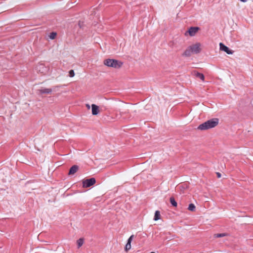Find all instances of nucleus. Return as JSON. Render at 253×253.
I'll return each instance as SVG.
<instances>
[{
	"instance_id": "3",
	"label": "nucleus",
	"mask_w": 253,
	"mask_h": 253,
	"mask_svg": "<svg viewBox=\"0 0 253 253\" xmlns=\"http://www.w3.org/2000/svg\"><path fill=\"white\" fill-rule=\"evenodd\" d=\"M104 64L109 67L118 69L122 66L123 63L117 60L107 59L104 61Z\"/></svg>"
},
{
	"instance_id": "1",
	"label": "nucleus",
	"mask_w": 253,
	"mask_h": 253,
	"mask_svg": "<svg viewBox=\"0 0 253 253\" xmlns=\"http://www.w3.org/2000/svg\"><path fill=\"white\" fill-rule=\"evenodd\" d=\"M202 51V44L200 42H196L187 47L182 54L183 57H189L192 54H198Z\"/></svg>"
},
{
	"instance_id": "23",
	"label": "nucleus",
	"mask_w": 253,
	"mask_h": 253,
	"mask_svg": "<svg viewBox=\"0 0 253 253\" xmlns=\"http://www.w3.org/2000/svg\"><path fill=\"white\" fill-rule=\"evenodd\" d=\"M127 113L126 112H120V115H123L124 114H125V113Z\"/></svg>"
},
{
	"instance_id": "24",
	"label": "nucleus",
	"mask_w": 253,
	"mask_h": 253,
	"mask_svg": "<svg viewBox=\"0 0 253 253\" xmlns=\"http://www.w3.org/2000/svg\"><path fill=\"white\" fill-rule=\"evenodd\" d=\"M240 1H242V2H245L247 1V0H240Z\"/></svg>"
},
{
	"instance_id": "2",
	"label": "nucleus",
	"mask_w": 253,
	"mask_h": 253,
	"mask_svg": "<svg viewBox=\"0 0 253 253\" xmlns=\"http://www.w3.org/2000/svg\"><path fill=\"white\" fill-rule=\"evenodd\" d=\"M218 123L219 119L218 118H213L199 125L198 129L203 130L212 128L217 126Z\"/></svg>"
},
{
	"instance_id": "11",
	"label": "nucleus",
	"mask_w": 253,
	"mask_h": 253,
	"mask_svg": "<svg viewBox=\"0 0 253 253\" xmlns=\"http://www.w3.org/2000/svg\"><path fill=\"white\" fill-rule=\"evenodd\" d=\"M195 76L197 77V78H200L201 80H202L203 81H204V79H205V77H204V75L202 74V73H199V72H196L195 73Z\"/></svg>"
},
{
	"instance_id": "22",
	"label": "nucleus",
	"mask_w": 253,
	"mask_h": 253,
	"mask_svg": "<svg viewBox=\"0 0 253 253\" xmlns=\"http://www.w3.org/2000/svg\"><path fill=\"white\" fill-rule=\"evenodd\" d=\"M86 107H87V108L88 109H89L90 108V105L89 104H86Z\"/></svg>"
},
{
	"instance_id": "10",
	"label": "nucleus",
	"mask_w": 253,
	"mask_h": 253,
	"mask_svg": "<svg viewBox=\"0 0 253 253\" xmlns=\"http://www.w3.org/2000/svg\"><path fill=\"white\" fill-rule=\"evenodd\" d=\"M161 218L160 212L159 211H156L155 213L154 220L157 221Z\"/></svg>"
},
{
	"instance_id": "16",
	"label": "nucleus",
	"mask_w": 253,
	"mask_h": 253,
	"mask_svg": "<svg viewBox=\"0 0 253 253\" xmlns=\"http://www.w3.org/2000/svg\"><path fill=\"white\" fill-rule=\"evenodd\" d=\"M225 236V234L224 233H221V234H214V236L215 238H220V237H223Z\"/></svg>"
},
{
	"instance_id": "20",
	"label": "nucleus",
	"mask_w": 253,
	"mask_h": 253,
	"mask_svg": "<svg viewBox=\"0 0 253 253\" xmlns=\"http://www.w3.org/2000/svg\"><path fill=\"white\" fill-rule=\"evenodd\" d=\"M133 237V235L130 236V237L128 238L127 243L131 244V241L132 240Z\"/></svg>"
},
{
	"instance_id": "14",
	"label": "nucleus",
	"mask_w": 253,
	"mask_h": 253,
	"mask_svg": "<svg viewBox=\"0 0 253 253\" xmlns=\"http://www.w3.org/2000/svg\"><path fill=\"white\" fill-rule=\"evenodd\" d=\"M195 209H196V207L193 204H189L188 208V210H189L190 211H195Z\"/></svg>"
},
{
	"instance_id": "15",
	"label": "nucleus",
	"mask_w": 253,
	"mask_h": 253,
	"mask_svg": "<svg viewBox=\"0 0 253 253\" xmlns=\"http://www.w3.org/2000/svg\"><path fill=\"white\" fill-rule=\"evenodd\" d=\"M56 35H57L56 33L52 32V33H50V34L49 35V38L51 40H54L55 38Z\"/></svg>"
},
{
	"instance_id": "4",
	"label": "nucleus",
	"mask_w": 253,
	"mask_h": 253,
	"mask_svg": "<svg viewBox=\"0 0 253 253\" xmlns=\"http://www.w3.org/2000/svg\"><path fill=\"white\" fill-rule=\"evenodd\" d=\"M95 182L96 180L94 178L84 179L83 180V187L84 188L89 187L90 186L93 185Z\"/></svg>"
},
{
	"instance_id": "19",
	"label": "nucleus",
	"mask_w": 253,
	"mask_h": 253,
	"mask_svg": "<svg viewBox=\"0 0 253 253\" xmlns=\"http://www.w3.org/2000/svg\"><path fill=\"white\" fill-rule=\"evenodd\" d=\"M133 237V235L130 236V237L128 238L127 243L131 244V241L132 240Z\"/></svg>"
},
{
	"instance_id": "13",
	"label": "nucleus",
	"mask_w": 253,
	"mask_h": 253,
	"mask_svg": "<svg viewBox=\"0 0 253 253\" xmlns=\"http://www.w3.org/2000/svg\"><path fill=\"white\" fill-rule=\"evenodd\" d=\"M84 244V239L80 238L77 240V244L78 248H80Z\"/></svg>"
},
{
	"instance_id": "6",
	"label": "nucleus",
	"mask_w": 253,
	"mask_h": 253,
	"mask_svg": "<svg viewBox=\"0 0 253 253\" xmlns=\"http://www.w3.org/2000/svg\"><path fill=\"white\" fill-rule=\"evenodd\" d=\"M91 112L93 115H97L99 113V108L95 104L91 105Z\"/></svg>"
},
{
	"instance_id": "5",
	"label": "nucleus",
	"mask_w": 253,
	"mask_h": 253,
	"mask_svg": "<svg viewBox=\"0 0 253 253\" xmlns=\"http://www.w3.org/2000/svg\"><path fill=\"white\" fill-rule=\"evenodd\" d=\"M219 48L221 50L224 51L228 54H232L234 52L233 51L230 50L227 46L221 42L219 43Z\"/></svg>"
},
{
	"instance_id": "7",
	"label": "nucleus",
	"mask_w": 253,
	"mask_h": 253,
	"mask_svg": "<svg viewBox=\"0 0 253 253\" xmlns=\"http://www.w3.org/2000/svg\"><path fill=\"white\" fill-rule=\"evenodd\" d=\"M198 30L199 28L198 27H191L187 32L190 36H194L197 33Z\"/></svg>"
},
{
	"instance_id": "18",
	"label": "nucleus",
	"mask_w": 253,
	"mask_h": 253,
	"mask_svg": "<svg viewBox=\"0 0 253 253\" xmlns=\"http://www.w3.org/2000/svg\"><path fill=\"white\" fill-rule=\"evenodd\" d=\"M75 76L74 71L73 70H71L69 71V76L70 77H73Z\"/></svg>"
},
{
	"instance_id": "17",
	"label": "nucleus",
	"mask_w": 253,
	"mask_h": 253,
	"mask_svg": "<svg viewBox=\"0 0 253 253\" xmlns=\"http://www.w3.org/2000/svg\"><path fill=\"white\" fill-rule=\"evenodd\" d=\"M131 249V244L129 243H126V247H125V250L126 251H127Z\"/></svg>"
},
{
	"instance_id": "12",
	"label": "nucleus",
	"mask_w": 253,
	"mask_h": 253,
	"mask_svg": "<svg viewBox=\"0 0 253 253\" xmlns=\"http://www.w3.org/2000/svg\"><path fill=\"white\" fill-rule=\"evenodd\" d=\"M170 203L174 207H177V204L173 197L170 198Z\"/></svg>"
},
{
	"instance_id": "8",
	"label": "nucleus",
	"mask_w": 253,
	"mask_h": 253,
	"mask_svg": "<svg viewBox=\"0 0 253 253\" xmlns=\"http://www.w3.org/2000/svg\"><path fill=\"white\" fill-rule=\"evenodd\" d=\"M79 169V166L77 165L73 166L70 169L69 175L74 174Z\"/></svg>"
},
{
	"instance_id": "21",
	"label": "nucleus",
	"mask_w": 253,
	"mask_h": 253,
	"mask_svg": "<svg viewBox=\"0 0 253 253\" xmlns=\"http://www.w3.org/2000/svg\"><path fill=\"white\" fill-rule=\"evenodd\" d=\"M216 175L218 178H220L221 176V174L219 172H216Z\"/></svg>"
},
{
	"instance_id": "9",
	"label": "nucleus",
	"mask_w": 253,
	"mask_h": 253,
	"mask_svg": "<svg viewBox=\"0 0 253 253\" xmlns=\"http://www.w3.org/2000/svg\"><path fill=\"white\" fill-rule=\"evenodd\" d=\"M39 92L41 94L46 93L50 94L52 92V89L50 88H42L38 90Z\"/></svg>"
}]
</instances>
